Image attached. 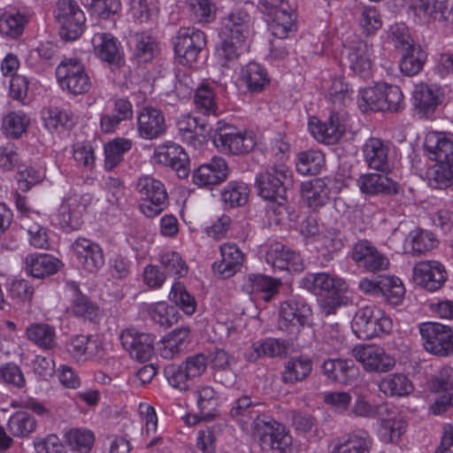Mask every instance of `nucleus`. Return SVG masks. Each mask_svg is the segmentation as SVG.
Wrapping results in <instances>:
<instances>
[{"label":"nucleus","instance_id":"nucleus-1","mask_svg":"<svg viewBox=\"0 0 453 453\" xmlns=\"http://www.w3.org/2000/svg\"><path fill=\"white\" fill-rule=\"evenodd\" d=\"M291 174L284 166H271L256 176V188L258 195L269 201L275 202L273 211L277 215L287 212V190L291 185Z\"/></svg>","mask_w":453,"mask_h":453},{"label":"nucleus","instance_id":"nucleus-2","mask_svg":"<svg viewBox=\"0 0 453 453\" xmlns=\"http://www.w3.org/2000/svg\"><path fill=\"white\" fill-rule=\"evenodd\" d=\"M253 436L261 449L274 453H291L292 436L284 425L266 416L257 417L251 423Z\"/></svg>","mask_w":453,"mask_h":453},{"label":"nucleus","instance_id":"nucleus-3","mask_svg":"<svg viewBox=\"0 0 453 453\" xmlns=\"http://www.w3.org/2000/svg\"><path fill=\"white\" fill-rule=\"evenodd\" d=\"M392 326V320L375 306L358 309L351 322L353 333L363 340L388 334Z\"/></svg>","mask_w":453,"mask_h":453},{"label":"nucleus","instance_id":"nucleus-4","mask_svg":"<svg viewBox=\"0 0 453 453\" xmlns=\"http://www.w3.org/2000/svg\"><path fill=\"white\" fill-rule=\"evenodd\" d=\"M212 142L215 147L223 153L242 155L250 152L256 146V141L251 133L240 131L237 127L218 123Z\"/></svg>","mask_w":453,"mask_h":453},{"label":"nucleus","instance_id":"nucleus-5","mask_svg":"<svg viewBox=\"0 0 453 453\" xmlns=\"http://www.w3.org/2000/svg\"><path fill=\"white\" fill-rule=\"evenodd\" d=\"M58 84L68 93L77 96L89 91L91 81L85 66L77 58H65L56 69Z\"/></svg>","mask_w":453,"mask_h":453},{"label":"nucleus","instance_id":"nucleus-6","mask_svg":"<svg viewBox=\"0 0 453 453\" xmlns=\"http://www.w3.org/2000/svg\"><path fill=\"white\" fill-rule=\"evenodd\" d=\"M55 17L60 24L59 35L65 41L78 39L83 33L86 18L73 0H58Z\"/></svg>","mask_w":453,"mask_h":453},{"label":"nucleus","instance_id":"nucleus-7","mask_svg":"<svg viewBox=\"0 0 453 453\" xmlns=\"http://www.w3.org/2000/svg\"><path fill=\"white\" fill-rule=\"evenodd\" d=\"M423 345L428 352L446 357L453 354V328L436 322H426L419 326Z\"/></svg>","mask_w":453,"mask_h":453},{"label":"nucleus","instance_id":"nucleus-8","mask_svg":"<svg viewBox=\"0 0 453 453\" xmlns=\"http://www.w3.org/2000/svg\"><path fill=\"white\" fill-rule=\"evenodd\" d=\"M143 203L140 204V210L148 218H153L165 209L167 203L168 195L164 184L151 177H142L136 185Z\"/></svg>","mask_w":453,"mask_h":453},{"label":"nucleus","instance_id":"nucleus-9","mask_svg":"<svg viewBox=\"0 0 453 453\" xmlns=\"http://www.w3.org/2000/svg\"><path fill=\"white\" fill-rule=\"evenodd\" d=\"M174 53L181 65L197 60L206 46L205 34L195 27H180L174 39Z\"/></svg>","mask_w":453,"mask_h":453},{"label":"nucleus","instance_id":"nucleus-10","mask_svg":"<svg viewBox=\"0 0 453 453\" xmlns=\"http://www.w3.org/2000/svg\"><path fill=\"white\" fill-rule=\"evenodd\" d=\"M259 11L270 17L273 35L282 39L293 27L296 15L288 0H259Z\"/></svg>","mask_w":453,"mask_h":453},{"label":"nucleus","instance_id":"nucleus-11","mask_svg":"<svg viewBox=\"0 0 453 453\" xmlns=\"http://www.w3.org/2000/svg\"><path fill=\"white\" fill-rule=\"evenodd\" d=\"M311 315V310L302 297L293 296L284 301L280 308L279 328L289 334L296 333Z\"/></svg>","mask_w":453,"mask_h":453},{"label":"nucleus","instance_id":"nucleus-12","mask_svg":"<svg viewBox=\"0 0 453 453\" xmlns=\"http://www.w3.org/2000/svg\"><path fill=\"white\" fill-rule=\"evenodd\" d=\"M350 257L358 267L374 274L387 270L389 266V259L366 239L354 243Z\"/></svg>","mask_w":453,"mask_h":453},{"label":"nucleus","instance_id":"nucleus-13","mask_svg":"<svg viewBox=\"0 0 453 453\" xmlns=\"http://www.w3.org/2000/svg\"><path fill=\"white\" fill-rule=\"evenodd\" d=\"M154 157L157 163L173 169L180 179L187 178L190 173L187 152L174 142L159 145L155 150Z\"/></svg>","mask_w":453,"mask_h":453},{"label":"nucleus","instance_id":"nucleus-14","mask_svg":"<svg viewBox=\"0 0 453 453\" xmlns=\"http://www.w3.org/2000/svg\"><path fill=\"white\" fill-rule=\"evenodd\" d=\"M300 285L311 293L321 296H334L348 289L343 279L326 273H308L302 279Z\"/></svg>","mask_w":453,"mask_h":453},{"label":"nucleus","instance_id":"nucleus-15","mask_svg":"<svg viewBox=\"0 0 453 453\" xmlns=\"http://www.w3.org/2000/svg\"><path fill=\"white\" fill-rule=\"evenodd\" d=\"M413 280L417 285L434 292L444 285L447 272L445 266L438 261H421L413 268Z\"/></svg>","mask_w":453,"mask_h":453},{"label":"nucleus","instance_id":"nucleus-16","mask_svg":"<svg viewBox=\"0 0 453 453\" xmlns=\"http://www.w3.org/2000/svg\"><path fill=\"white\" fill-rule=\"evenodd\" d=\"M119 340L130 357L139 362L148 361L154 354L156 338L151 334L127 329L121 333Z\"/></svg>","mask_w":453,"mask_h":453},{"label":"nucleus","instance_id":"nucleus-17","mask_svg":"<svg viewBox=\"0 0 453 453\" xmlns=\"http://www.w3.org/2000/svg\"><path fill=\"white\" fill-rule=\"evenodd\" d=\"M353 355L368 372H388L395 365V358L387 354L382 348L377 346L367 345L355 348Z\"/></svg>","mask_w":453,"mask_h":453},{"label":"nucleus","instance_id":"nucleus-18","mask_svg":"<svg viewBox=\"0 0 453 453\" xmlns=\"http://www.w3.org/2000/svg\"><path fill=\"white\" fill-rule=\"evenodd\" d=\"M79 263L88 273H96L104 264L101 247L86 238H78L72 245Z\"/></svg>","mask_w":453,"mask_h":453},{"label":"nucleus","instance_id":"nucleus-19","mask_svg":"<svg viewBox=\"0 0 453 453\" xmlns=\"http://www.w3.org/2000/svg\"><path fill=\"white\" fill-rule=\"evenodd\" d=\"M229 168L226 161L220 157H214L207 164L200 165L193 173V182L199 187L217 185L226 180Z\"/></svg>","mask_w":453,"mask_h":453},{"label":"nucleus","instance_id":"nucleus-20","mask_svg":"<svg viewBox=\"0 0 453 453\" xmlns=\"http://www.w3.org/2000/svg\"><path fill=\"white\" fill-rule=\"evenodd\" d=\"M92 44L96 56L104 62L119 67L124 64L120 42L109 33H96L92 37Z\"/></svg>","mask_w":453,"mask_h":453},{"label":"nucleus","instance_id":"nucleus-21","mask_svg":"<svg viewBox=\"0 0 453 453\" xmlns=\"http://www.w3.org/2000/svg\"><path fill=\"white\" fill-rule=\"evenodd\" d=\"M408 8L415 17L425 22L445 21L451 12L447 0H410Z\"/></svg>","mask_w":453,"mask_h":453},{"label":"nucleus","instance_id":"nucleus-22","mask_svg":"<svg viewBox=\"0 0 453 453\" xmlns=\"http://www.w3.org/2000/svg\"><path fill=\"white\" fill-rule=\"evenodd\" d=\"M266 260L274 269L300 273L304 265L300 254L280 243L273 245L266 254Z\"/></svg>","mask_w":453,"mask_h":453},{"label":"nucleus","instance_id":"nucleus-23","mask_svg":"<svg viewBox=\"0 0 453 453\" xmlns=\"http://www.w3.org/2000/svg\"><path fill=\"white\" fill-rule=\"evenodd\" d=\"M365 162L370 169L378 172L388 173L391 165L389 162L388 143L375 137L369 138L363 146Z\"/></svg>","mask_w":453,"mask_h":453},{"label":"nucleus","instance_id":"nucleus-24","mask_svg":"<svg viewBox=\"0 0 453 453\" xmlns=\"http://www.w3.org/2000/svg\"><path fill=\"white\" fill-rule=\"evenodd\" d=\"M137 129L141 137L156 139L165 134V119L163 112L153 107H145L138 114Z\"/></svg>","mask_w":453,"mask_h":453},{"label":"nucleus","instance_id":"nucleus-25","mask_svg":"<svg viewBox=\"0 0 453 453\" xmlns=\"http://www.w3.org/2000/svg\"><path fill=\"white\" fill-rule=\"evenodd\" d=\"M24 264L26 273L36 279L53 275L63 265L59 259L46 253H30L26 256Z\"/></svg>","mask_w":453,"mask_h":453},{"label":"nucleus","instance_id":"nucleus-26","mask_svg":"<svg viewBox=\"0 0 453 453\" xmlns=\"http://www.w3.org/2000/svg\"><path fill=\"white\" fill-rule=\"evenodd\" d=\"M221 259L212 265L213 272L223 279L234 275L242 266L244 255L236 244L220 246Z\"/></svg>","mask_w":453,"mask_h":453},{"label":"nucleus","instance_id":"nucleus-27","mask_svg":"<svg viewBox=\"0 0 453 453\" xmlns=\"http://www.w3.org/2000/svg\"><path fill=\"white\" fill-rule=\"evenodd\" d=\"M425 148L430 159L437 163L452 164L453 134L431 133L426 137Z\"/></svg>","mask_w":453,"mask_h":453},{"label":"nucleus","instance_id":"nucleus-28","mask_svg":"<svg viewBox=\"0 0 453 453\" xmlns=\"http://www.w3.org/2000/svg\"><path fill=\"white\" fill-rule=\"evenodd\" d=\"M357 184L363 194L365 195H397L400 193V185L393 180L377 173H365L359 176Z\"/></svg>","mask_w":453,"mask_h":453},{"label":"nucleus","instance_id":"nucleus-29","mask_svg":"<svg viewBox=\"0 0 453 453\" xmlns=\"http://www.w3.org/2000/svg\"><path fill=\"white\" fill-rule=\"evenodd\" d=\"M442 97L439 88L421 83L413 91V105L418 114L429 117L441 103Z\"/></svg>","mask_w":453,"mask_h":453},{"label":"nucleus","instance_id":"nucleus-30","mask_svg":"<svg viewBox=\"0 0 453 453\" xmlns=\"http://www.w3.org/2000/svg\"><path fill=\"white\" fill-rule=\"evenodd\" d=\"M372 439L364 429H357L332 444L331 453H370Z\"/></svg>","mask_w":453,"mask_h":453},{"label":"nucleus","instance_id":"nucleus-31","mask_svg":"<svg viewBox=\"0 0 453 453\" xmlns=\"http://www.w3.org/2000/svg\"><path fill=\"white\" fill-rule=\"evenodd\" d=\"M322 372L329 380L349 384L357 376L358 369L352 359H327L322 364Z\"/></svg>","mask_w":453,"mask_h":453},{"label":"nucleus","instance_id":"nucleus-32","mask_svg":"<svg viewBox=\"0 0 453 453\" xmlns=\"http://www.w3.org/2000/svg\"><path fill=\"white\" fill-rule=\"evenodd\" d=\"M370 48L365 42L357 41L347 49L346 60L349 69L357 75L365 77L372 67Z\"/></svg>","mask_w":453,"mask_h":453},{"label":"nucleus","instance_id":"nucleus-33","mask_svg":"<svg viewBox=\"0 0 453 453\" xmlns=\"http://www.w3.org/2000/svg\"><path fill=\"white\" fill-rule=\"evenodd\" d=\"M309 129L317 141L326 144L335 143L344 132L337 112H332L326 122L311 121Z\"/></svg>","mask_w":453,"mask_h":453},{"label":"nucleus","instance_id":"nucleus-34","mask_svg":"<svg viewBox=\"0 0 453 453\" xmlns=\"http://www.w3.org/2000/svg\"><path fill=\"white\" fill-rule=\"evenodd\" d=\"M288 344L286 341L266 338L252 344L250 351L246 354V359L249 362H256L264 357H282L288 354Z\"/></svg>","mask_w":453,"mask_h":453},{"label":"nucleus","instance_id":"nucleus-35","mask_svg":"<svg viewBox=\"0 0 453 453\" xmlns=\"http://www.w3.org/2000/svg\"><path fill=\"white\" fill-rule=\"evenodd\" d=\"M378 387L381 393L389 397L407 396L414 390L411 380L402 372L384 376L380 380Z\"/></svg>","mask_w":453,"mask_h":453},{"label":"nucleus","instance_id":"nucleus-36","mask_svg":"<svg viewBox=\"0 0 453 453\" xmlns=\"http://www.w3.org/2000/svg\"><path fill=\"white\" fill-rule=\"evenodd\" d=\"M190 329L188 326H180L171 331L162 339L163 346L160 348V355L165 359H172L182 352L189 343Z\"/></svg>","mask_w":453,"mask_h":453},{"label":"nucleus","instance_id":"nucleus-37","mask_svg":"<svg viewBox=\"0 0 453 453\" xmlns=\"http://www.w3.org/2000/svg\"><path fill=\"white\" fill-rule=\"evenodd\" d=\"M130 44L133 58L138 64L151 61L157 53V43L155 38L146 32L134 34L131 36Z\"/></svg>","mask_w":453,"mask_h":453},{"label":"nucleus","instance_id":"nucleus-38","mask_svg":"<svg viewBox=\"0 0 453 453\" xmlns=\"http://www.w3.org/2000/svg\"><path fill=\"white\" fill-rule=\"evenodd\" d=\"M221 32L247 38L252 27V18L243 9L232 11L223 19Z\"/></svg>","mask_w":453,"mask_h":453},{"label":"nucleus","instance_id":"nucleus-39","mask_svg":"<svg viewBox=\"0 0 453 453\" xmlns=\"http://www.w3.org/2000/svg\"><path fill=\"white\" fill-rule=\"evenodd\" d=\"M302 196L309 208L317 210L329 200L330 188L322 179H314L302 183Z\"/></svg>","mask_w":453,"mask_h":453},{"label":"nucleus","instance_id":"nucleus-40","mask_svg":"<svg viewBox=\"0 0 453 453\" xmlns=\"http://www.w3.org/2000/svg\"><path fill=\"white\" fill-rule=\"evenodd\" d=\"M312 371V361L303 356L291 357L284 365L281 380L287 384L303 381Z\"/></svg>","mask_w":453,"mask_h":453},{"label":"nucleus","instance_id":"nucleus-41","mask_svg":"<svg viewBox=\"0 0 453 453\" xmlns=\"http://www.w3.org/2000/svg\"><path fill=\"white\" fill-rule=\"evenodd\" d=\"M41 215L33 212L20 216V226L29 234L30 244L36 249H48L49 240L46 229L40 224Z\"/></svg>","mask_w":453,"mask_h":453},{"label":"nucleus","instance_id":"nucleus-42","mask_svg":"<svg viewBox=\"0 0 453 453\" xmlns=\"http://www.w3.org/2000/svg\"><path fill=\"white\" fill-rule=\"evenodd\" d=\"M221 44L217 50L218 58L221 65L226 66L228 63L239 58L245 50L246 38L220 32Z\"/></svg>","mask_w":453,"mask_h":453},{"label":"nucleus","instance_id":"nucleus-43","mask_svg":"<svg viewBox=\"0 0 453 453\" xmlns=\"http://www.w3.org/2000/svg\"><path fill=\"white\" fill-rule=\"evenodd\" d=\"M196 405L202 418L211 419L219 415V397L211 386H201L196 392Z\"/></svg>","mask_w":453,"mask_h":453},{"label":"nucleus","instance_id":"nucleus-44","mask_svg":"<svg viewBox=\"0 0 453 453\" xmlns=\"http://www.w3.org/2000/svg\"><path fill=\"white\" fill-rule=\"evenodd\" d=\"M427 59V53L416 44L402 51L400 70L406 76H414L422 69Z\"/></svg>","mask_w":453,"mask_h":453},{"label":"nucleus","instance_id":"nucleus-45","mask_svg":"<svg viewBox=\"0 0 453 453\" xmlns=\"http://www.w3.org/2000/svg\"><path fill=\"white\" fill-rule=\"evenodd\" d=\"M246 286L250 288L251 293L260 294L261 299L269 303L278 293L280 281L266 275L250 274L248 276Z\"/></svg>","mask_w":453,"mask_h":453},{"label":"nucleus","instance_id":"nucleus-46","mask_svg":"<svg viewBox=\"0 0 453 453\" xmlns=\"http://www.w3.org/2000/svg\"><path fill=\"white\" fill-rule=\"evenodd\" d=\"M69 288L74 294L72 304L73 315L93 321L98 316L99 307L81 292L76 282H71Z\"/></svg>","mask_w":453,"mask_h":453},{"label":"nucleus","instance_id":"nucleus-47","mask_svg":"<svg viewBox=\"0 0 453 453\" xmlns=\"http://www.w3.org/2000/svg\"><path fill=\"white\" fill-rule=\"evenodd\" d=\"M241 79L250 93L260 92L269 84L266 71L255 62H250L242 68Z\"/></svg>","mask_w":453,"mask_h":453},{"label":"nucleus","instance_id":"nucleus-48","mask_svg":"<svg viewBox=\"0 0 453 453\" xmlns=\"http://www.w3.org/2000/svg\"><path fill=\"white\" fill-rule=\"evenodd\" d=\"M379 296H382L390 304H399L405 293L402 280L391 275H378Z\"/></svg>","mask_w":453,"mask_h":453},{"label":"nucleus","instance_id":"nucleus-49","mask_svg":"<svg viewBox=\"0 0 453 453\" xmlns=\"http://www.w3.org/2000/svg\"><path fill=\"white\" fill-rule=\"evenodd\" d=\"M26 333L29 341L42 349H51L56 346L55 329L48 324H32L27 328Z\"/></svg>","mask_w":453,"mask_h":453},{"label":"nucleus","instance_id":"nucleus-50","mask_svg":"<svg viewBox=\"0 0 453 453\" xmlns=\"http://www.w3.org/2000/svg\"><path fill=\"white\" fill-rule=\"evenodd\" d=\"M250 189L246 183L241 180H233L221 191V199L225 204L231 208L243 206L249 197Z\"/></svg>","mask_w":453,"mask_h":453},{"label":"nucleus","instance_id":"nucleus-51","mask_svg":"<svg viewBox=\"0 0 453 453\" xmlns=\"http://www.w3.org/2000/svg\"><path fill=\"white\" fill-rule=\"evenodd\" d=\"M37 422L28 412L19 411L13 413L8 421V429L13 436L26 437L35 431Z\"/></svg>","mask_w":453,"mask_h":453},{"label":"nucleus","instance_id":"nucleus-52","mask_svg":"<svg viewBox=\"0 0 453 453\" xmlns=\"http://www.w3.org/2000/svg\"><path fill=\"white\" fill-rule=\"evenodd\" d=\"M256 406L257 404L251 401L250 396L243 395L234 402L229 415L244 426L249 420H251L252 423L257 417H262L255 410Z\"/></svg>","mask_w":453,"mask_h":453},{"label":"nucleus","instance_id":"nucleus-53","mask_svg":"<svg viewBox=\"0 0 453 453\" xmlns=\"http://www.w3.org/2000/svg\"><path fill=\"white\" fill-rule=\"evenodd\" d=\"M27 17L19 12H5L0 16V33L12 38L23 34Z\"/></svg>","mask_w":453,"mask_h":453},{"label":"nucleus","instance_id":"nucleus-54","mask_svg":"<svg viewBox=\"0 0 453 453\" xmlns=\"http://www.w3.org/2000/svg\"><path fill=\"white\" fill-rule=\"evenodd\" d=\"M325 164L324 154L319 150H308L298 155L296 170L303 175H316Z\"/></svg>","mask_w":453,"mask_h":453},{"label":"nucleus","instance_id":"nucleus-55","mask_svg":"<svg viewBox=\"0 0 453 453\" xmlns=\"http://www.w3.org/2000/svg\"><path fill=\"white\" fill-rule=\"evenodd\" d=\"M382 83L377 84L374 87H369L360 92L358 99V105L362 111H384L386 105L383 102V89Z\"/></svg>","mask_w":453,"mask_h":453},{"label":"nucleus","instance_id":"nucleus-56","mask_svg":"<svg viewBox=\"0 0 453 453\" xmlns=\"http://www.w3.org/2000/svg\"><path fill=\"white\" fill-rule=\"evenodd\" d=\"M65 436L69 447L79 453H88L95 441L94 434L90 430L81 428H73Z\"/></svg>","mask_w":453,"mask_h":453},{"label":"nucleus","instance_id":"nucleus-57","mask_svg":"<svg viewBox=\"0 0 453 453\" xmlns=\"http://www.w3.org/2000/svg\"><path fill=\"white\" fill-rule=\"evenodd\" d=\"M408 238L411 245V252L413 255L426 253L438 244V241L433 233L420 228L411 231Z\"/></svg>","mask_w":453,"mask_h":453},{"label":"nucleus","instance_id":"nucleus-58","mask_svg":"<svg viewBox=\"0 0 453 453\" xmlns=\"http://www.w3.org/2000/svg\"><path fill=\"white\" fill-rule=\"evenodd\" d=\"M131 149V141L115 139L104 146V167L108 171L116 167L122 160L123 155Z\"/></svg>","mask_w":453,"mask_h":453},{"label":"nucleus","instance_id":"nucleus-59","mask_svg":"<svg viewBox=\"0 0 453 453\" xmlns=\"http://www.w3.org/2000/svg\"><path fill=\"white\" fill-rule=\"evenodd\" d=\"M329 100L339 108L346 107L352 102L353 90L343 78H334L328 88Z\"/></svg>","mask_w":453,"mask_h":453},{"label":"nucleus","instance_id":"nucleus-60","mask_svg":"<svg viewBox=\"0 0 453 453\" xmlns=\"http://www.w3.org/2000/svg\"><path fill=\"white\" fill-rule=\"evenodd\" d=\"M169 298L187 315H192L196 310V302L186 289L184 285L177 281L172 286Z\"/></svg>","mask_w":453,"mask_h":453},{"label":"nucleus","instance_id":"nucleus-61","mask_svg":"<svg viewBox=\"0 0 453 453\" xmlns=\"http://www.w3.org/2000/svg\"><path fill=\"white\" fill-rule=\"evenodd\" d=\"M30 119L23 112H11L3 120V128L7 136L19 138L27 131Z\"/></svg>","mask_w":453,"mask_h":453},{"label":"nucleus","instance_id":"nucleus-62","mask_svg":"<svg viewBox=\"0 0 453 453\" xmlns=\"http://www.w3.org/2000/svg\"><path fill=\"white\" fill-rule=\"evenodd\" d=\"M164 374L169 384L180 391H187L190 388L189 382L192 378L182 363L180 365L171 364L165 367Z\"/></svg>","mask_w":453,"mask_h":453},{"label":"nucleus","instance_id":"nucleus-63","mask_svg":"<svg viewBox=\"0 0 453 453\" xmlns=\"http://www.w3.org/2000/svg\"><path fill=\"white\" fill-rule=\"evenodd\" d=\"M160 264L165 274L181 278L187 275L188 267L180 255L175 251H167L160 256Z\"/></svg>","mask_w":453,"mask_h":453},{"label":"nucleus","instance_id":"nucleus-64","mask_svg":"<svg viewBox=\"0 0 453 453\" xmlns=\"http://www.w3.org/2000/svg\"><path fill=\"white\" fill-rule=\"evenodd\" d=\"M429 186L434 188H447L453 185V164L437 163L429 173Z\"/></svg>","mask_w":453,"mask_h":453}]
</instances>
